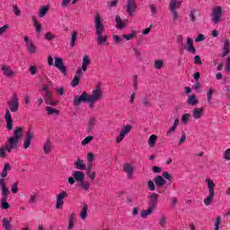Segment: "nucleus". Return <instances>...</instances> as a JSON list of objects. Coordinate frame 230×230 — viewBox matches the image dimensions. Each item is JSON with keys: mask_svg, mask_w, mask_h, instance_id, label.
Here are the masks:
<instances>
[{"mask_svg": "<svg viewBox=\"0 0 230 230\" xmlns=\"http://www.w3.org/2000/svg\"><path fill=\"white\" fill-rule=\"evenodd\" d=\"M22 128H15L13 136L5 142V146L4 147L5 152L12 154V150H16V148H19V143L21 139H22Z\"/></svg>", "mask_w": 230, "mask_h": 230, "instance_id": "obj_1", "label": "nucleus"}, {"mask_svg": "<svg viewBox=\"0 0 230 230\" xmlns=\"http://www.w3.org/2000/svg\"><path fill=\"white\" fill-rule=\"evenodd\" d=\"M95 34H96V40L98 46H103L107 40H109L108 35H103V31H105V25L102 22V16L100 14H96L95 20Z\"/></svg>", "mask_w": 230, "mask_h": 230, "instance_id": "obj_2", "label": "nucleus"}, {"mask_svg": "<svg viewBox=\"0 0 230 230\" xmlns=\"http://www.w3.org/2000/svg\"><path fill=\"white\" fill-rule=\"evenodd\" d=\"M206 182L208 184V196L203 200L205 206H211V202H213V199H215V181L211 179H207Z\"/></svg>", "mask_w": 230, "mask_h": 230, "instance_id": "obj_3", "label": "nucleus"}, {"mask_svg": "<svg viewBox=\"0 0 230 230\" xmlns=\"http://www.w3.org/2000/svg\"><path fill=\"white\" fill-rule=\"evenodd\" d=\"M43 100L46 105H51V107H55L57 105V102L53 100V92L49 91V87L48 85H42Z\"/></svg>", "mask_w": 230, "mask_h": 230, "instance_id": "obj_4", "label": "nucleus"}, {"mask_svg": "<svg viewBox=\"0 0 230 230\" xmlns=\"http://www.w3.org/2000/svg\"><path fill=\"white\" fill-rule=\"evenodd\" d=\"M182 4V0H171L169 4V10L171 13L172 14V19L174 21H177L179 19V13H177V8H181V5Z\"/></svg>", "mask_w": 230, "mask_h": 230, "instance_id": "obj_5", "label": "nucleus"}, {"mask_svg": "<svg viewBox=\"0 0 230 230\" xmlns=\"http://www.w3.org/2000/svg\"><path fill=\"white\" fill-rule=\"evenodd\" d=\"M82 103H90L91 106V99L87 92H84L80 96L76 95L74 98V105H75V107H79Z\"/></svg>", "mask_w": 230, "mask_h": 230, "instance_id": "obj_6", "label": "nucleus"}, {"mask_svg": "<svg viewBox=\"0 0 230 230\" xmlns=\"http://www.w3.org/2000/svg\"><path fill=\"white\" fill-rule=\"evenodd\" d=\"M103 93L102 92V87L100 85H97V88L93 91L92 95H89L90 102H91V107H94V103L102 98Z\"/></svg>", "mask_w": 230, "mask_h": 230, "instance_id": "obj_7", "label": "nucleus"}, {"mask_svg": "<svg viewBox=\"0 0 230 230\" xmlns=\"http://www.w3.org/2000/svg\"><path fill=\"white\" fill-rule=\"evenodd\" d=\"M0 188L2 190V198L0 202H8V195H10V190L6 188V181L4 179H0Z\"/></svg>", "mask_w": 230, "mask_h": 230, "instance_id": "obj_8", "label": "nucleus"}, {"mask_svg": "<svg viewBox=\"0 0 230 230\" xmlns=\"http://www.w3.org/2000/svg\"><path fill=\"white\" fill-rule=\"evenodd\" d=\"M7 105L11 112H17L19 111V98L17 97V93H13L11 100L7 102Z\"/></svg>", "mask_w": 230, "mask_h": 230, "instance_id": "obj_9", "label": "nucleus"}, {"mask_svg": "<svg viewBox=\"0 0 230 230\" xmlns=\"http://www.w3.org/2000/svg\"><path fill=\"white\" fill-rule=\"evenodd\" d=\"M222 19V7L221 6H216L212 10V21L215 22V24H218L220 22V20Z\"/></svg>", "mask_w": 230, "mask_h": 230, "instance_id": "obj_10", "label": "nucleus"}, {"mask_svg": "<svg viewBox=\"0 0 230 230\" xmlns=\"http://www.w3.org/2000/svg\"><path fill=\"white\" fill-rule=\"evenodd\" d=\"M131 130H132V126L130 125L124 126L121 128L119 135L116 138V143H121V141L125 139V137L127 136V134H129Z\"/></svg>", "mask_w": 230, "mask_h": 230, "instance_id": "obj_11", "label": "nucleus"}, {"mask_svg": "<svg viewBox=\"0 0 230 230\" xmlns=\"http://www.w3.org/2000/svg\"><path fill=\"white\" fill-rule=\"evenodd\" d=\"M66 197H67V192L66 190H63L57 196L56 209H62Z\"/></svg>", "mask_w": 230, "mask_h": 230, "instance_id": "obj_12", "label": "nucleus"}, {"mask_svg": "<svg viewBox=\"0 0 230 230\" xmlns=\"http://www.w3.org/2000/svg\"><path fill=\"white\" fill-rule=\"evenodd\" d=\"M54 66L60 70L64 76L67 75V69L66 68V66H64V61H62V58H55Z\"/></svg>", "mask_w": 230, "mask_h": 230, "instance_id": "obj_13", "label": "nucleus"}, {"mask_svg": "<svg viewBox=\"0 0 230 230\" xmlns=\"http://www.w3.org/2000/svg\"><path fill=\"white\" fill-rule=\"evenodd\" d=\"M137 8V5L136 4V0H128L127 13H128L129 17H134Z\"/></svg>", "mask_w": 230, "mask_h": 230, "instance_id": "obj_14", "label": "nucleus"}, {"mask_svg": "<svg viewBox=\"0 0 230 230\" xmlns=\"http://www.w3.org/2000/svg\"><path fill=\"white\" fill-rule=\"evenodd\" d=\"M148 199H149L148 208H150L151 209H155V208H157V202L159 201V195L152 192V193H150Z\"/></svg>", "mask_w": 230, "mask_h": 230, "instance_id": "obj_15", "label": "nucleus"}, {"mask_svg": "<svg viewBox=\"0 0 230 230\" xmlns=\"http://www.w3.org/2000/svg\"><path fill=\"white\" fill-rule=\"evenodd\" d=\"M4 118L7 130H12V128H13V119H12V113H10V110L5 111Z\"/></svg>", "mask_w": 230, "mask_h": 230, "instance_id": "obj_16", "label": "nucleus"}, {"mask_svg": "<svg viewBox=\"0 0 230 230\" xmlns=\"http://www.w3.org/2000/svg\"><path fill=\"white\" fill-rule=\"evenodd\" d=\"M84 76V73L82 72V67H79L74 76L73 81L71 82L72 87H76L80 84V77Z\"/></svg>", "mask_w": 230, "mask_h": 230, "instance_id": "obj_17", "label": "nucleus"}, {"mask_svg": "<svg viewBox=\"0 0 230 230\" xmlns=\"http://www.w3.org/2000/svg\"><path fill=\"white\" fill-rule=\"evenodd\" d=\"M23 39L29 53H35L37 51V49L33 44V41L30 40V38H28V36H25Z\"/></svg>", "mask_w": 230, "mask_h": 230, "instance_id": "obj_18", "label": "nucleus"}, {"mask_svg": "<svg viewBox=\"0 0 230 230\" xmlns=\"http://www.w3.org/2000/svg\"><path fill=\"white\" fill-rule=\"evenodd\" d=\"M31 139H33V136H31V131L29 130L25 135V139L23 141V148L26 150L30 148V145H31Z\"/></svg>", "mask_w": 230, "mask_h": 230, "instance_id": "obj_19", "label": "nucleus"}, {"mask_svg": "<svg viewBox=\"0 0 230 230\" xmlns=\"http://www.w3.org/2000/svg\"><path fill=\"white\" fill-rule=\"evenodd\" d=\"M73 177L75 181L80 183L84 181V179H85V173H84V172L82 171H75L73 173Z\"/></svg>", "mask_w": 230, "mask_h": 230, "instance_id": "obj_20", "label": "nucleus"}, {"mask_svg": "<svg viewBox=\"0 0 230 230\" xmlns=\"http://www.w3.org/2000/svg\"><path fill=\"white\" fill-rule=\"evenodd\" d=\"M123 170L125 173L128 175V179H132V175L134 173V167L130 165V164H125L123 166Z\"/></svg>", "mask_w": 230, "mask_h": 230, "instance_id": "obj_21", "label": "nucleus"}, {"mask_svg": "<svg viewBox=\"0 0 230 230\" xmlns=\"http://www.w3.org/2000/svg\"><path fill=\"white\" fill-rule=\"evenodd\" d=\"M187 51H189V53H197V49H195V46H193V40L191 38H188L187 39V48H186Z\"/></svg>", "mask_w": 230, "mask_h": 230, "instance_id": "obj_22", "label": "nucleus"}, {"mask_svg": "<svg viewBox=\"0 0 230 230\" xmlns=\"http://www.w3.org/2000/svg\"><path fill=\"white\" fill-rule=\"evenodd\" d=\"M1 69L4 72V76H8L9 78L13 76V72L10 66H6V65H1Z\"/></svg>", "mask_w": 230, "mask_h": 230, "instance_id": "obj_23", "label": "nucleus"}, {"mask_svg": "<svg viewBox=\"0 0 230 230\" xmlns=\"http://www.w3.org/2000/svg\"><path fill=\"white\" fill-rule=\"evenodd\" d=\"M204 113V108H196L192 111V116L194 119H200L202 114Z\"/></svg>", "mask_w": 230, "mask_h": 230, "instance_id": "obj_24", "label": "nucleus"}, {"mask_svg": "<svg viewBox=\"0 0 230 230\" xmlns=\"http://www.w3.org/2000/svg\"><path fill=\"white\" fill-rule=\"evenodd\" d=\"M10 222H12V217H10L9 220L7 218H4L2 220V227H4V230H13V227L12 226V224H10Z\"/></svg>", "mask_w": 230, "mask_h": 230, "instance_id": "obj_25", "label": "nucleus"}, {"mask_svg": "<svg viewBox=\"0 0 230 230\" xmlns=\"http://www.w3.org/2000/svg\"><path fill=\"white\" fill-rule=\"evenodd\" d=\"M155 184L158 186L159 188H162L164 184H166V180L163 178V176L158 175L154 179Z\"/></svg>", "mask_w": 230, "mask_h": 230, "instance_id": "obj_26", "label": "nucleus"}, {"mask_svg": "<svg viewBox=\"0 0 230 230\" xmlns=\"http://www.w3.org/2000/svg\"><path fill=\"white\" fill-rule=\"evenodd\" d=\"M75 167L76 170H86L87 165L84 164V160L78 158L76 162H75Z\"/></svg>", "mask_w": 230, "mask_h": 230, "instance_id": "obj_27", "label": "nucleus"}, {"mask_svg": "<svg viewBox=\"0 0 230 230\" xmlns=\"http://www.w3.org/2000/svg\"><path fill=\"white\" fill-rule=\"evenodd\" d=\"M10 170H12V165H10V164H5L1 172V179L6 178L8 176V172H10Z\"/></svg>", "mask_w": 230, "mask_h": 230, "instance_id": "obj_28", "label": "nucleus"}, {"mask_svg": "<svg viewBox=\"0 0 230 230\" xmlns=\"http://www.w3.org/2000/svg\"><path fill=\"white\" fill-rule=\"evenodd\" d=\"M187 103L189 105H192L194 107V105H198L199 104V100H197V95L192 94V95H189V98L187 100Z\"/></svg>", "mask_w": 230, "mask_h": 230, "instance_id": "obj_29", "label": "nucleus"}, {"mask_svg": "<svg viewBox=\"0 0 230 230\" xmlns=\"http://www.w3.org/2000/svg\"><path fill=\"white\" fill-rule=\"evenodd\" d=\"M89 209V206L87 204H84L82 208L80 217L82 220H85L87 218V210Z\"/></svg>", "mask_w": 230, "mask_h": 230, "instance_id": "obj_30", "label": "nucleus"}, {"mask_svg": "<svg viewBox=\"0 0 230 230\" xmlns=\"http://www.w3.org/2000/svg\"><path fill=\"white\" fill-rule=\"evenodd\" d=\"M153 213H154V208H150V207H148L146 210H143L140 212V217L142 218H146L148 216L152 215Z\"/></svg>", "mask_w": 230, "mask_h": 230, "instance_id": "obj_31", "label": "nucleus"}, {"mask_svg": "<svg viewBox=\"0 0 230 230\" xmlns=\"http://www.w3.org/2000/svg\"><path fill=\"white\" fill-rule=\"evenodd\" d=\"M95 125H96V119L90 118L88 121V132H93V130H94Z\"/></svg>", "mask_w": 230, "mask_h": 230, "instance_id": "obj_32", "label": "nucleus"}, {"mask_svg": "<svg viewBox=\"0 0 230 230\" xmlns=\"http://www.w3.org/2000/svg\"><path fill=\"white\" fill-rule=\"evenodd\" d=\"M51 150V140L47 139L46 143L43 145V152L44 154H49Z\"/></svg>", "mask_w": 230, "mask_h": 230, "instance_id": "obj_33", "label": "nucleus"}, {"mask_svg": "<svg viewBox=\"0 0 230 230\" xmlns=\"http://www.w3.org/2000/svg\"><path fill=\"white\" fill-rule=\"evenodd\" d=\"M223 49H224V52H223V57H227V55H229V40H225V44H224V47H223Z\"/></svg>", "mask_w": 230, "mask_h": 230, "instance_id": "obj_34", "label": "nucleus"}, {"mask_svg": "<svg viewBox=\"0 0 230 230\" xmlns=\"http://www.w3.org/2000/svg\"><path fill=\"white\" fill-rule=\"evenodd\" d=\"M115 21L117 22V28H119V30H123V28H125V23H123L119 15L115 16Z\"/></svg>", "mask_w": 230, "mask_h": 230, "instance_id": "obj_35", "label": "nucleus"}, {"mask_svg": "<svg viewBox=\"0 0 230 230\" xmlns=\"http://www.w3.org/2000/svg\"><path fill=\"white\" fill-rule=\"evenodd\" d=\"M48 12H49V6L45 5V6L41 7L40 9L39 16L40 17H46V13H48Z\"/></svg>", "mask_w": 230, "mask_h": 230, "instance_id": "obj_36", "label": "nucleus"}, {"mask_svg": "<svg viewBox=\"0 0 230 230\" xmlns=\"http://www.w3.org/2000/svg\"><path fill=\"white\" fill-rule=\"evenodd\" d=\"M46 111H47V114L49 116H52L53 114L58 115L60 113V111H58V110H55L52 107L47 106L46 107Z\"/></svg>", "mask_w": 230, "mask_h": 230, "instance_id": "obj_37", "label": "nucleus"}, {"mask_svg": "<svg viewBox=\"0 0 230 230\" xmlns=\"http://www.w3.org/2000/svg\"><path fill=\"white\" fill-rule=\"evenodd\" d=\"M155 141H157V136L151 135L149 137V139L147 140V143H148L149 146L154 147L155 146Z\"/></svg>", "mask_w": 230, "mask_h": 230, "instance_id": "obj_38", "label": "nucleus"}, {"mask_svg": "<svg viewBox=\"0 0 230 230\" xmlns=\"http://www.w3.org/2000/svg\"><path fill=\"white\" fill-rule=\"evenodd\" d=\"M79 186H80V188H82V190H84L85 191H87L91 188V182L81 181V182H79Z\"/></svg>", "mask_w": 230, "mask_h": 230, "instance_id": "obj_39", "label": "nucleus"}, {"mask_svg": "<svg viewBox=\"0 0 230 230\" xmlns=\"http://www.w3.org/2000/svg\"><path fill=\"white\" fill-rule=\"evenodd\" d=\"M136 37V31H132L130 34H123L122 39H125L126 40H132Z\"/></svg>", "mask_w": 230, "mask_h": 230, "instance_id": "obj_40", "label": "nucleus"}, {"mask_svg": "<svg viewBox=\"0 0 230 230\" xmlns=\"http://www.w3.org/2000/svg\"><path fill=\"white\" fill-rule=\"evenodd\" d=\"M78 36V32L75 31L72 34L70 46L71 48H75V42H76V37Z\"/></svg>", "mask_w": 230, "mask_h": 230, "instance_id": "obj_41", "label": "nucleus"}, {"mask_svg": "<svg viewBox=\"0 0 230 230\" xmlns=\"http://www.w3.org/2000/svg\"><path fill=\"white\" fill-rule=\"evenodd\" d=\"M75 227V214H72L70 216L69 221H68V229H73Z\"/></svg>", "mask_w": 230, "mask_h": 230, "instance_id": "obj_42", "label": "nucleus"}, {"mask_svg": "<svg viewBox=\"0 0 230 230\" xmlns=\"http://www.w3.org/2000/svg\"><path fill=\"white\" fill-rule=\"evenodd\" d=\"M164 66V62H163V60H155V69H163Z\"/></svg>", "mask_w": 230, "mask_h": 230, "instance_id": "obj_43", "label": "nucleus"}, {"mask_svg": "<svg viewBox=\"0 0 230 230\" xmlns=\"http://www.w3.org/2000/svg\"><path fill=\"white\" fill-rule=\"evenodd\" d=\"M214 93H215V90L213 88L208 89V91L207 92V100H208V102H211Z\"/></svg>", "mask_w": 230, "mask_h": 230, "instance_id": "obj_44", "label": "nucleus"}, {"mask_svg": "<svg viewBox=\"0 0 230 230\" xmlns=\"http://www.w3.org/2000/svg\"><path fill=\"white\" fill-rule=\"evenodd\" d=\"M197 13L196 10H191L190 14H189V17H190V22H195V21H197V17L195 16V13Z\"/></svg>", "mask_w": 230, "mask_h": 230, "instance_id": "obj_45", "label": "nucleus"}, {"mask_svg": "<svg viewBox=\"0 0 230 230\" xmlns=\"http://www.w3.org/2000/svg\"><path fill=\"white\" fill-rule=\"evenodd\" d=\"M86 175L89 176L91 182L94 181V179H96V172L93 171H88L86 172Z\"/></svg>", "mask_w": 230, "mask_h": 230, "instance_id": "obj_46", "label": "nucleus"}, {"mask_svg": "<svg viewBox=\"0 0 230 230\" xmlns=\"http://www.w3.org/2000/svg\"><path fill=\"white\" fill-rule=\"evenodd\" d=\"M92 139H94V137L93 136H88L86 137L83 141H82V145L84 146H85V145H89V143H91Z\"/></svg>", "mask_w": 230, "mask_h": 230, "instance_id": "obj_47", "label": "nucleus"}, {"mask_svg": "<svg viewBox=\"0 0 230 230\" xmlns=\"http://www.w3.org/2000/svg\"><path fill=\"white\" fill-rule=\"evenodd\" d=\"M181 121H182L183 125H187L188 121H190V114L189 113L183 114L181 117Z\"/></svg>", "mask_w": 230, "mask_h": 230, "instance_id": "obj_48", "label": "nucleus"}, {"mask_svg": "<svg viewBox=\"0 0 230 230\" xmlns=\"http://www.w3.org/2000/svg\"><path fill=\"white\" fill-rule=\"evenodd\" d=\"M0 208L1 209H10V203L7 201H2L0 202Z\"/></svg>", "mask_w": 230, "mask_h": 230, "instance_id": "obj_49", "label": "nucleus"}, {"mask_svg": "<svg viewBox=\"0 0 230 230\" xmlns=\"http://www.w3.org/2000/svg\"><path fill=\"white\" fill-rule=\"evenodd\" d=\"M35 202H37V193L31 194L29 199L30 204H35Z\"/></svg>", "mask_w": 230, "mask_h": 230, "instance_id": "obj_50", "label": "nucleus"}, {"mask_svg": "<svg viewBox=\"0 0 230 230\" xmlns=\"http://www.w3.org/2000/svg\"><path fill=\"white\" fill-rule=\"evenodd\" d=\"M147 186H148L150 191H155V184L154 183V181L152 180H150L147 182Z\"/></svg>", "mask_w": 230, "mask_h": 230, "instance_id": "obj_51", "label": "nucleus"}, {"mask_svg": "<svg viewBox=\"0 0 230 230\" xmlns=\"http://www.w3.org/2000/svg\"><path fill=\"white\" fill-rule=\"evenodd\" d=\"M113 40L115 44H121V42H123V39L118 35L113 36Z\"/></svg>", "mask_w": 230, "mask_h": 230, "instance_id": "obj_52", "label": "nucleus"}, {"mask_svg": "<svg viewBox=\"0 0 230 230\" xmlns=\"http://www.w3.org/2000/svg\"><path fill=\"white\" fill-rule=\"evenodd\" d=\"M90 64H91V59L89 58V56H84L83 65L84 66H89Z\"/></svg>", "mask_w": 230, "mask_h": 230, "instance_id": "obj_53", "label": "nucleus"}, {"mask_svg": "<svg viewBox=\"0 0 230 230\" xmlns=\"http://www.w3.org/2000/svg\"><path fill=\"white\" fill-rule=\"evenodd\" d=\"M8 28H10L9 24H5L3 27H0V35H4V33H6Z\"/></svg>", "mask_w": 230, "mask_h": 230, "instance_id": "obj_54", "label": "nucleus"}, {"mask_svg": "<svg viewBox=\"0 0 230 230\" xmlns=\"http://www.w3.org/2000/svg\"><path fill=\"white\" fill-rule=\"evenodd\" d=\"M17 186H18L17 182L13 183L11 188L12 193H17L19 191V188Z\"/></svg>", "mask_w": 230, "mask_h": 230, "instance_id": "obj_55", "label": "nucleus"}, {"mask_svg": "<svg viewBox=\"0 0 230 230\" xmlns=\"http://www.w3.org/2000/svg\"><path fill=\"white\" fill-rule=\"evenodd\" d=\"M220 217H217L215 223H214V226H215V230H219L220 229Z\"/></svg>", "mask_w": 230, "mask_h": 230, "instance_id": "obj_56", "label": "nucleus"}, {"mask_svg": "<svg viewBox=\"0 0 230 230\" xmlns=\"http://www.w3.org/2000/svg\"><path fill=\"white\" fill-rule=\"evenodd\" d=\"M149 8L151 10L152 15H155L157 13V7H155V5L154 4H151L149 5Z\"/></svg>", "mask_w": 230, "mask_h": 230, "instance_id": "obj_57", "label": "nucleus"}, {"mask_svg": "<svg viewBox=\"0 0 230 230\" xmlns=\"http://www.w3.org/2000/svg\"><path fill=\"white\" fill-rule=\"evenodd\" d=\"M162 177L167 181H172V174H170L168 172H163Z\"/></svg>", "mask_w": 230, "mask_h": 230, "instance_id": "obj_58", "label": "nucleus"}, {"mask_svg": "<svg viewBox=\"0 0 230 230\" xmlns=\"http://www.w3.org/2000/svg\"><path fill=\"white\" fill-rule=\"evenodd\" d=\"M29 71H30L31 75H37V66H31L29 67Z\"/></svg>", "mask_w": 230, "mask_h": 230, "instance_id": "obj_59", "label": "nucleus"}, {"mask_svg": "<svg viewBox=\"0 0 230 230\" xmlns=\"http://www.w3.org/2000/svg\"><path fill=\"white\" fill-rule=\"evenodd\" d=\"M177 42L179 46H184V38L182 37V35H179L177 37Z\"/></svg>", "mask_w": 230, "mask_h": 230, "instance_id": "obj_60", "label": "nucleus"}, {"mask_svg": "<svg viewBox=\"0 0 230 230\" xmlns=\"http://www.w3.org/2000/svg\"><path fill=\"white\" fill-rule=\"evenodd\" d=\"M45 39H46L47 40H54L55 36H53V33H51V32H47V33L45 34Z\"/></svg>", "mask_w": 230, "mask_h": 230, "instance_id": "obj_61", "label": "nucleus"}, {"mask_svg": "<svg viewBox=\"0 0 230 230\" xmlns=\"http://www.w3.org/2000/svg\"><path fill=\"white\" fill-rule=\"evenodd\" d=\"M194 64H197L198 66H201L202 60L200 59V56L194 57Z\"/></svg>", "mask_w": 230, "mask_h": 230, "instance_id": "obj_62", "label": "nucleus"}, {"mask_svg": "<svg viewBox=\"0 0 230 230\" xmlns=\"http://www.w3.org/2000/svg\"><path fill=\"white\" fill-rule=\"evenodd\" d=\"M224 159L230 161V149H226L224 153Z\"/></svg>", "mask_w": 230, "mask_h": 230, "instance_id": "obj_63", "label": "nucleus"}, {"mask_svg": "<svg viewBox=\"0 0 230 230\" xmlns=\"http://www.w3.org/2000/svg\"><path fill=\"white\" fill-rule=\"evenodd\" d=\"M225 71L230 72V58L226 60V66L225 67Z\"/></svg>", "mask_w": 230, "mask_h": 230, "instance_id": "obj_64", "label": "nucleus"}]
</instances>
